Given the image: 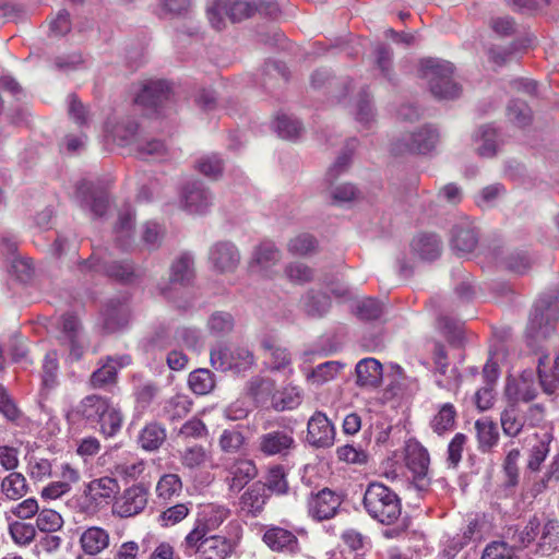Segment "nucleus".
Here are the masks:
<instances>
[{"instance_id":"f257e3e1","label":"nucleus","mask_w":559,"mask_h":559,"mask_svg":"<svg viewBox=\"0 0 559 559\" xmlns=\"http://www.w3.org/2000/svg\"><path fill=\"white\" fill-rule=\"evenodd\" d=\"M201 345L202 335L198 328L173 323H159L142 342L144 352L154 356L175 348L197 350Z\"/></svg>"},{"instance_id":"f03ea898","label":"nucleus","mask_w":559,"mask_h":559,"mask_svg":"<svg viewBox=\"0 0 559 559\" xmlns=\"http://www.w3.org/2000/svg\"><path fill=\"white\" fill-rule=\"evenodd\" d=\"M195 277L194 260L190 253H181L170 264L169 281L159 285L160 294L180 311H188L194 305V296L188 292Z\"/></svg>"},{"instance_id":"7ed1b4c3","label":"nucleus","mask_w":559,"mask_h":559,"mask_svg":"<svg viewBox=\"0 0 559 559\" xmlns=\"http://www.w3.org/2000/svg\"><path fill=\"white\" fill-rule=\"evenodd\" d=\"M75 412L90 426L98 427L99 432L107 438L116 436L122 427L123 416L120 409L105 396L97 394L85 396Z\"/></svg>"},{"instance_id":"20e7f679","label":"nucleus","mask_w":559,"mask_h":559,"mask_svg":"<svg viewBox=\"0 0 559 559\" xmlns=\"http://www.w3.org/2000/svg\"><path fill=\"white\" fill-rule=\"evenodd\" d=\"M362 506L371 519L384 525L395 523L402 514V502L397 493L379 481L368 484Z\"/></svg>"},{"instance_id":"39448f33","label":"nucleus","mask_w":559,"mask_h":559,"mask_svg":"<svg viewBox=\"0 0 559 559\" xmlns=\"http://www.w3.org/2000/svg\"><path fill=\"white\" fill-rule=\"evenodd\" d=\"M557 319V297L552 294L540 296L534 304L525 330L527 345L537 348L554 332Z\"/></svg>"},{"instance_id":"423d86ee","label":"nucleus","mask_w":559,"mask_h":559,"mask_svg":"<svg viewBox=\"0 0 559 559\" xmlns=\"http://www.w3.org/2000/svg\"><path fill=\"white\" fill-rule=\"evenodd\" d=\"M453 70L449 61L427 58L420 61L419 73L436 98L454 99L460 96L461 87L453 80Z\"/></svg>"},{"instance_id":"0eeeda50","label":"nucleus","mask_w":559,"mask_h":559,"mask_svg":"<svg viewBox=\"0 0 559 559\" xmlns=\"http://www.w3.org/2000/svg\"><path fill=\"white\" fill-rule=\"evenodd\" d=\"M210 362L216 370L240 373L251 369L255 358L246 346L217 343L210 350Z\"/></svg>"},{"instance_id":"6e6552de","label":"nucleus","mask_w":559,"mask_h":559,"mask_svg":"<svg viewBox=\"0 0 559 559\" xmlns=\"http://www.w3.org/2000/svg\"><path fill=\"white\" fill-rule=\"evenodd\" d=\"M79 270L82 273H102L121 283H129L135 276L134 267L130 262L114 260L111 253L107 251L93 252L88 259L79 263Z\"/></svg>"},{"instance_id":"1a4fd4ad","label":"nucleus","mask_w":559,"mask_h":559,"mask_svg":"<svg viewBox=\"0 0 559 559\" xmlns=\"http://www.w3.org/2000/svg\"><path fill=\"white\" fill-rule=\"evenodd\" d=\"M180 547L189 557L197 555L198 559H226L234 551L236 543L223 535H205L200 536L198 542L188 544L186 535Z\"/></svg>"},{"instance_id":"9d476101","label":"nucleus","mask_w":559,"mask_h":559,"mask_svg":"<svg viewBox=\"0 0 559 559\" xmlns=\"http://www.w3.org/2000/svg\"><path fill=\"white\" fill-rule=\"evenodd\" d=\"M230 515V510L223 504H200L195 514L193 528L187 534L188 544L195 543L200 536L217 530Z\"/></svg>"},{"instance_id":"9b49d317","label":"nucleus","mask_w":559,"mask_h":559,"mask_svg":"<svg viewBox=\"0 0 559 559\" xmlns=\"http://www.w3.org/2000/svg\"><path fill=\"white\" fill-rule=\"evenodd\" d=\"M405 463L413 474L415 488L418 491H426L430 485L428 451L418 441L408 440L405 445Z\"/></svg>"},{"instance_id":"f8f14e48","label":"nucleus","mask_w":559,"mask_h":559,"mask_svg":"<svg viewBox=\"0 0 559 559\" xmlns=\"http://www.w3.org/2000/svg\"><path fill=\"white\" fill-rule=\"evenodd\" d=\"M295 448L296 441L290 428L270 430L257 439V451L265 457H286Z\"/></svg>"},{"instance_id":"ddd939ff","label":"nucleus","mask_w":559,"mask_h":559,"mask_svg":"<svg viewBox=\"0 0 559 559\" xmlns=\"http://www.w3.org/2000/svg\"><path fill=\"white\" fill-rule=\"evenodd\" d=\"M439 132L431 124H425L413 132L404 134L394 145L395 153H417L427 154L432 151L438 141Z\"/></svg>"},{"instance_id":"4468645a","label":"nucleus","mask_w":559,"mask_h":559,"mask_svg":"<svg viewBox=\"0 0 559 559\" xmlns=\"http://www.w3.org/2000/svg\"><path fill=\"white\" fill-rule=\"evenodd\" d=\"M253 11L252 5L245 1L213 0V4L207 9V17L214 28L222 29L224 16L235 23L251 16Z\"/></svg>"},{"instance_id":"2eb2a0df","label":"nucleus","mask_w":559,"mask_h":559,"mask_svg":"<svg viewBox=\"0 0 559 559\" xmlns=\"http://www.w3.org/2000/svg\"><path fill=\"white\" fill-rule=\"evenodd\" d=\"M150 491L144 484H135L123 490L112 506V514L119 518L135 516L144 511Z\"/></svg>"},{"instance_id":"dca6fc26","label":"nucleus","mask_w":559,"mask_h":559,"mask_svg":"<svg viewBox=\"0 0 559 559\" xmlns=\"http://www.w3.org/2000/svg\"><path fill=\"white\" fill-rule=\"evenodd\" d=\"M308 513L316 521L334 518L342 504V497L329 488H323L308 498Z\"/></svg>"},{"instance_id":"f3484780","label":"nucleus","mask_w":559,"mask_h":559,"mask_svg":"<svg viewBox=\"0 0 559 559\" xmlns=\"http://www.w3.org/2000/svg\"><path fill=\"white\" fill-rule=\"evenodd\" d=\"M60 342L69 349V356L79 360L84 354V338L81 323L74 314L66 313L61 318Z\"/></svg>"},{"instance_id":"a211bd4d","label":"nucleus","mask_w":559,"mask_h":559,"mask_svg":"<svg viewBox=\"0 0 559 559\" xmlns=\"http://www.w3.org/2000/svg\"><path fill=\"white\" fill-rule=\"evenodd\" d=\"M335 439L333 424L322 412H316L307 425V440L316 448H330Z\"/></svg>"},{"instance_id":"6ab92c4d","label":"nucleus","mask_w":559,"mask_h":559,"mask_svg":"<svg viewBox=\"0 0 559 559\" xmlns=\"http://www.w3.org/2000/svg\"><path fill=\"white\" fill-rule=\"evenodd\" d=\"M209 261L216 272L233 273L240 263V253L233 242L218 241L211 247Z\"/></svg>"},{"instance_id":"aec40b11","label":"nucleus","mask_w":559,"mask_h":559,"mask_svg":"<svg viewBox=\"0 0 559 559\" xmlns=\"http://www.w3.org/2000/svg\"><path fill=\"white\" fill-rule=\"evenodd\" d=\"M75 198L83 207H88L91 212L102 217L108 207V195L103 189H98L93 182L82 180L78 183Z\"/></svg>"},{"instance_id":"412c9836","label":"nucleus","mask_w":559,"mask_h":559,"mask_svg":"<svg viewBox=\"0 0 559 559\" xmlns=\"http://www.w3.org/2000/svg\"><path fill=\"white\" fill-rule=\"evenodd\" d=\"M267 499L269 495L265 492V486H263L261 481L253 483L239 498V515L245 518H258L262 514Z\"/></svg>"},{"instance_id":"4be33fe9","label":"nucleus","mask_w":559,"mask_h":559,"mask_svg":"<svg viewBox=\"0 0 559 559\" xmlns=\"http://www.w3.org/2000/svg\"><path fill=\"white\" fill-rule=\"evenodd\" d=\"M183 209L192 214H203L213 203L212 193L200 181L188 183L181 195Z\"/></svg>"},{"instance_id":"5701e85b","label":"nucleus","mask_w":559,"mask_h":559,"mask_svg":"<svg viewBox=\"0 0 559 559\" xmlns=\"http://www.w3.org/2000/svg\"><path fill=\"white\" fill-rule=\"evenodd\" d=\"M258 475L253 461L247 459L236 460L227 467L226 483L231 492L241 491Z\"/></svg>"},{"instance_id":"b1692460","label":"nucleus","mask_w":559,"mask_h":559,"mask_svg":"<svg viewBox=\"0 0 559 559\" xmlns=\"http://www.w3.org/2000/svg\"><path fill=\"white\" fill-rule=\"evenodd\" d=\"M131 361L130 356L107 357L106 361L96 369L90 378V384L93 389H105L116 382L118 368L128 366Z\"/></svg>"},{"instance_id":"393cba45","label":"nucleus","mask_w":559,"mask_h":559,"mask_svg":"<svg viewBox=\"0 0 559 559\" xmlns=\"http://www.w3.org/2000/svg\"><path fill=\"white\" fill-rule=\"evenodd\" d=\"M262 540L273 551L296 552L299 547L298 538L293 532L275 525L265 528Z\"/></svg>"},{"instance_id":"a878e982","label":"nucleus","mask_w":559,"mask_h":559,"mask_svg":"<svg viewBox=\"0 0 559 559\" xmlns=\"http://www.w3.org/2000/svg\"><path fill=\"white\" fill-rule=\"evenodd\" d=\"M246 391L258 406L273 407L276 384L271 378L261 376L252 377L246 385Z\"/></svg>"},{"instance_id":"bb28decb","label":"nucleus","mask_w":559,"mask_h":559,"mask_svg":"<svg viewBox=\"0 0 559 559\" xmlns=\"http://www.w3.org/2000/svg\"><path fill=\"white\" fill-rule=\"evenodd\" d=\"M119 484L115 478L100 477L91 480L84 491L86 498L95 504L109 503L118 493Z\"/></svg>"},{"instance_id":"cd10ccee","label":"nucleus","mask_w":559,"mask_h":559,"mask_svg":"<svg viewBox=\"0 0 559 559\" xmlns=\"http://www.w3.org/2000/svg\"><path fill=\"white\" fill-rule=\"evenodd\" d=\"M169 85L166 81H147L135 97V103L147 107L156 108L168 98Z\"/></svg>"},{"instance_id":"c85d7f7f","label":"nucleus","mask_w":559,"mask_h":559,"mask_svg":"<svg viewBox=\"0 0 559 559\" xmlns=\"http://www.w3.org/2000/svg\"><path fill=\"white\" fill-rule=\"evenodd\" d=\"M103 321L104 329L110 333L124 328L129 321L127 302L119 299L109 300L103 311Z\"/></svg>"},{"instance_id":"c756f323","label":"nucleus","mask_w":559,"mask_h":559,"mask_svg":"<svg viewBox=\"0 0 559 559\" xmlns=\"http://www.w3.org/2000/svg\"><path fill=\"white\" fill-rule=\"evenodd\" d=\"M107 132L119 146H129L132 151L142 138L138 123L131 119L119 121Z\"/></svg>"},{"instance_id":"7c9ffc66","label":"nucleus","mask_w":559,"mask_h":559,"mask_svg":"<svg viewBox=\"0 0 559 559\" xmlns=\"http://www.w3.org/2000/svg\"><path fill=\"white\" fill-rule=\"evenodd\" d=\"M109 533L99 526L87 527L80 537L83 551L90 556H96L109 546Z\"/></svg>"},{"instance_id":"2f4dec72","label":"nucleus","mask_w":559,"mask_h":559,"mask_svg":"<svg viewBox=\"0 0 559 559\" xmlns=\"http://www.w3.org/2000/svg\"><path fill=\"white\" fill-rule=\"evenodd\" d=\"M478 242L475 228L468 223H461L452 228L451 247L457 253L472 252Z\"/></svg>"},{"instance_id":"473e14b6","label":"nucleus","mask_w":559,"mask_h":559,"mask_svg":"<svg viewBox=\"0 0 559 559\" xmlns=\"http://www.w3.org/2000/svg\"><path fill=\"white\" fill-rule=\"evenodd\" d=\"M261 347L270 354L269 366L274 371L292 372V356L289 352L277 345L273 337H264Z\"/></svg>"},{"instance_id":"72a5a7b5","label":"nucleus","mask_w":559,"mask_h":559,"mask_svg":"<svg viewBox=\"0 0 559 559\" xmlns=\"http://www.w3.org/2000/svg\"><path fill=\"white\" fill-rule=\"evenodd\" d=\"M411 246L414 253L427 261L437 259L442 249V242L436 234H420L413 239Z\"/></svg>"},{"instance_id":"f704fd0d","label":"nucleus","mask_w":559,"mask_h":559,"mask_svg":"<svg viewBox=\"0 0 559 559\" xmlns=\"http://www.w3.org/2000/svg\"><path fill=\"white\" fill-rule=\"evenodd\" d=\"M356 377L359 386L374 388L382 379V366L374 358L361 359L356 365Z\"/></svg>"},{"instance_id":"c9c22d12","label":"nucleus","mask_w":559,"mask_h":559,"mask_svg":"<svg viewBox=\"0 0 559 559\" xmlns=\"http://www.w3.org/2000/svg\"><path fill=\"white\" fill-rule=\"evenodd\" d=\"M166 437L165 427L156 421H152L146 424L140 431L138 442L143 450L153 452L164 444Z\"/></svg>"},{"instance_id":"e433bc0d","label":"nucleus","mask_w":559,"mask_h":559,"mask_svg":"<svg viewBox=\"0 0 559 559\" xmlns=\"http://www.w3.org/2000/svg\"><path fill=\"white\" fill-rule=\"evenodd\" d=\"M211 459V451L201 444L186 447L179 452L181 465L189 471H197L205 467Z\"/></svg>"},{"instance_id":"4c0bfd02","label":"nucleus","mask_w":559,"mask_h":559,"mask_svg":"<svg viewBox=\"0 0 559 559\" xmlns=\"http://www.w3.org/2000/svg\"><path fill=\"white\" fill-rule=\"evenodd\" d=\"M534 374L532 371H524L519 380L509 382L507 385L508 395L512 396L515 401L530 402L536 397L537 390L533 381Z\"/></svg>"},{"instance_id":"58836bf2","label":"nucleus","mask_w":559,"mask_h":559,"mask_svg":"<svg viewBox=\"0 0 559 559\" xmlns=\"http://www.w3.org/2000/svg\"><path fill=\"white\" fill-rule=\"evenodd\" d=\"M205 328L211 336L224 337L234 331L235 318L228 311H214L207 318Z\"/></svg>"},{"instance_id":"ea45409f","label":"nucleus","mask_w":559,"mask_h":559,"mask_svg":"<svg viewBox=\"0 0 559 559\" xmlns=\"http://www.w3.org/2000/svg\"><path fill=\"white\" fill-rule=\"evenodd\" d=\"M475 429L480 452H490L499 441V430L496 423L488 419H478Z\"/></svg>"},{"instance_id":"a19ab883","label":"nucleus","mask_w":559,"mask_h":559,"mask_svg":"<svg viewBox=\"0 0 559 559\" xmlns=\"http://www.w3.org/2000/svg\"><path fill=\"white\" fill-rule=\"evenodd\" d=\"M281 260V253L273 242L264 241L258 246L253 252V265L258 266L260 271L266 275L269 270L278 263Z\"/></svg>"},{"instance_id":"79ce46f5","label":"nucleus","mask_w":559,"mask_h":559,"mask_svg":"<svg viewBox=\"0 0 559 559\" xmlns=\"http://www.w3.org/2000/svg\"><path fill=\"white\" fill-rule=\"evenodd\" d=\"M301 306L305 313L312 318H321L330 307V297L320 292L309 290L301 299Z\"/></svg>"},{"instance_id":"37998d69","label":"nucleus","mask_w":559,"mask_h":559,"mask_svg":"<svg viewBox=\"0 0 559 559\" xmlns=\"http://www.w3.org/2000/svg\"><path fill=\"white\" fill-rule=\"evenodd\" d=\"M456 409L453 404L444 403L430 420V428L438 436L449 432L455 427Z\"/></svg>"},{"instance_id":"c03bdc74","label":"nucleus","mask_w":559,"mask_h":559,"mask_svg":"<svg viewBox=\"0 0 559 559\" xmlns=\"http://www.w3.org/2000/svg\"><path fill=\"white\" fill-rule=\"evenodd\" d=\"M504 435L516 437L525 425V417L515 404H510L500 415Z\"/></svg>"},{"instance_id":"a18cd8bd","label":"nucleus","mask_w":559,"mask_h":559,"mask_svg":"<svg viewBox=\"0 0 559 559\" xmlns=\"http://www.w3.org/2000/svg\"><path fill=\"white\" fill-rule=\"evenodd\" d=\"M265 492L269 490L277 496L288 493L289 484L287 480V472L282 465L271 466L265 475Z\"/></svg>"},{"instance_id":"49530a36","label":"nucleus","mask_w":559,"mask_h":559,"mask_svg":"<svg viewBox=\"0 0 559 559\" xmlns=\"http://www.w3.org/2000/svg\"><path fill=\"white\" fill-rule=\"evenodd\" d=\"M2 493L10 500H19L28 491V485L23 474L10 473L1 483Z\"/></svg>"},{"instance_id":"de8ad7c7","label":"nucleus","mask_w":559,"mask_h":559,"mask_svg":"<svg viewBox=\"0 0 559 559\" xmlns=\"http://www.w3.org/2000/svg\"><path fill=\"white\" fill-rule=\"evenodd\" d=\"M188 383L195 394L205 395L215 388V376L211 370L200 368L190 372Z\"/></svg>"},{"instance_id":"09e8293b","label":"nucleus","mask_w":559,"mask_h":559,"mask_svg":"<svg viewBox=\"0 0 559 559\" xmlns=\"http://www.w3.org/2000/svg\"><path fill=\"white\" fill-rule=\"evenodd\" d=\"M138 157L142 159H164L167 156V147L164 142L156 139L141 138L133 150Z\"/></svg>"},{"instance_id":"8fccbe9b","label":"nucleus","mask_w":559,"mask_h":559,"mask_svg":"<svg viewBox=\"0 0 559 559\" xmlns=\"http://www.w3.org/2000/svg\"><path fill=\"white\" fill-rule=\"evenodd\" d=\"M537 442L532 447L527 467L531 471H538L542 463L545 461L549 453V445L552 437L548 431L536 435Z\"/></svg>"},{"instance_id":"3c124183","label":"nucleus","mask_w":559,"mask_h":559,"mask_svg":"<svg viewBox=\"0 0 559 559\" xmlns=\"http://www.w3.org/2000/svg\"><path fill=\"white\" fill-rule=\"evenodd\" d=\"M192 503H177L166 508L157 518V522L162 527H171L183 521L191 511Z\"/></svg>"},{"instance_id":"603ef678","label":"nucleus","mask_w":559,"mask_h":559,"mask_svg":"<svg viewBox=\"0 0 559 559\" xmlns=\"http://www.w3.org/2000/svg\"><path fill=\"white\" fill-rule=\"evenodd\" d=\"M476 142H480L477 146V152L480 156L492 157L497 152V131L490 126L479 128L476 134Z\"/></svg>"},{"instance_id":"864d4df0","label":"nucleus","mask_w":559,"mask_h":559,"mask_svg":"<svg viewBox=\"0 0 559 559\" xmlns=\"http://www.w3.org/2000/svg\"><path fill=\"white\" fill-rule=\"evenodd\" d=\"M302 401V391L297 386H286L281 393L275 392L273 408L276 411L294 409Z\"/></svg>"},{"instance_id":"5fc2aeb1","label":"nucleus","mask_w":559,"mask_h":559,"mask_svg":"<svg viewBox=\"0 0 559 559\" xmlns=\"http://www.w3.org/2000/svg\"><path fill=\"white\" fill-rule=\"evenodd\" d=\"M133 224L134 215L132 212L127 211L119 215V221L115 228V234L117 245L123 250H127L131 245Z\"/></svg>"},{"instance_id":"6e6d98bb","label":"nucleus","mask_w":559,"mask_h":559,"mask_svg":"<svg viewBox=\"0 0 559 559\" xmlns=\"http://www.w3.org/2000/svg\"><path fill=\"white\" fill-rule=\"evenodd\" d=\"M9 534L19 546H28L36 537V528L31 523L12 521L9 523Z\"/></svg>"},{"instance_id":"4d7b16f0","label":"nucleus","mask_w":559,"mask_h":559,"mask_svg":"<svg viewBox=\"0 0 559 559\" xmlns=\"http://www.w3.org/2000/svg\"><path fill=\"white\" fill-rule=\"evenodd\" d=\"M508 118L518 127H526L532 121V110L525 102L513 99L508 106Z\"/></svg>"},{"instance_id":"13d9d810","label":"nucleus","mask_w":559,"mask_h":559,"mask_svg":"<svg viewBox=\"0 0 559 559\" xmlns=\"http://www.w3.org/2000/svg\"><path fill=\"white\" fill-rule=\"evenodd\" d=\"M37 514L36 526L40 532L55 533L63 525L62 516L55 510L43 509Z\"/></svg>"},{"instance_id":"bf43d9fd","label":"nucleus","mask_w":559,"mask_h":559,"mask_svg":"<svg viewBox=\"0 0 559 559\" xmlns=\"http://www.w3.org/2000/svg\"><path fill=\"white\" fill-rule=\"evenodd\" d=\"M275 129L281 138L294 140L301 134L302 126L299 120L286 115H281L276 118Z\"/></svg>"},{"instance_id":"052dcab7","label":"nucleus","mask_w":559,"mask_h":559,"mask_svg":"<svg viewBox=\"0 0 559 559\" xmlns=\"http://www.w3.org/2000/svg\"><path fill=\"white\" fill-rule=\"evenodd\" d=\"M181 489L182 481L177 474L163 475L156 485L157 496L163 499H170L173 496L179 493Z\"/></svg>"},{"instance_id":"680f3d73","label":"nucleus","mask_w":559,"mask_h":559,"mask_svg":"<svg viewBox=\"0 0 559 559\" xmlns=\"http://www.w3.org/2000/svg\"><path fill=\"white\" fill-rule=\"evenodd\" d=\"M547 357L539 358L538 377L544 391L548 394L554 393L559 386V355L556 357L554 369L550 373L543 370L542 366Z\"/></svg>"},{"instance_id":"e2e57ef3","label":"nucleus","mask_w":559,"mask_h":559,"mask_svg":"<svg viewBox=\"0 0 559 559\" xmlns=\"http://www.w3.org/2000/svg\"><path fill=\"white\" fill-rule=\"evenodd\" d=\"M209 435L206 425L199 418L193 417L187 420L179 429L178 436L185 440L203 439Z\"/></svg>"},{"instance_id":"0e129e2a","label":"nucleus","mask_w":559,"mask_h":559,"mask_svg":"<svg viewBox=\"0 0 559 559\" xmlns=\"http://www.w3.org/2000/svg\"><path fill=\"white\" fill-rule=\"evenodd\" d=\"M218 443L223 452L236 453L242 448L245 443V437L238 430L225 429L219 437Z\"/></svg>"},{"instance_id":"69168bd1","label":"nucleus","mask_w":559,"mask_h":559,"mask_svg":"<svg viewBox=\"0 0 559 559\" xmlns=\"http://www.w3.org/2000/svg\"><path fill=\"white\" fill-rule=\"evenodd\" d=\"M342 368L338 361H325L318 365L311 373L308 376L317 384H322L329 380H332Z\"/></svg>"},{"instance_id":"338daca9","label":"nucleus","mask_w":559,"mask_h":559,"mask_svg":"<svg viewBox=\"0 0 559 559\" xmlns=\"http://www.w3.org/2000/svg\"><path fill=\"white\" fill-rule=\"evenodd\" d=\"M58 359L57 354L55 352L48 353L45 356L44 362H43V385L46 389H52L57 384V378H58Z\"/></svg>"},{"instance_id":"774afa93","label":"nucleus","mask_w":559,"mask_h":559,"mask_svg":"<svg viewBox=\"0 0 559 559\" xmlns=\"http://www.w3.org/2000/svg\"><path fill=\"white\" fill-rule=\"evenodd\" d=\"M383 307L380 301L374 298H365L356 306V314L361 320H376L381 317Z\"/></svg>"}]
</instances>
